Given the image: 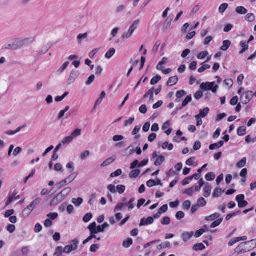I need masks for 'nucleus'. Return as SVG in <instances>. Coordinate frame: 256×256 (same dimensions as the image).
<instances>
[{"instance_id": "nucleus-1", "label": "nucleus", "mask_w": 256, "mask_h": 256, "mask_svg": "<svg viewBox=\"0 0 256 256\" xmlns=\"http://www.w3.org/2000/svg\"><path fill=\"white\" fill-rule=\"evenodd\" d=\"M256 247V240H252L249 242H242L235 249V252L238 254H244L249 252Z\"/></svg>"}, {"instance_id": "nucleus-2", "label": "nucleus", "mask_w": 256, "mask_h": 256, "mask_svg": "<svg viewBox=\"0 0 256 256\" xmlns=\"http://www.w3.org/2000/svg\"><path fill=\"white\" fill-rule=\"evenodd\" d=\"M214 82H203L200 85V88L204 91L210 90L212 92L216 93L218 86V85L214 86Z\"/></svg>"}, {"instance_id": "nucleus-3", "label": "nucleus", "mask_w": 256, "mask_h": 256, "mask_svg": "<svg viewBox=\"0 0 256 256\" xmlns=\"http://www.w3.org/2000/svg\"><path fill=\"white\" fill-rule=\"evenodd\" d=\"M28 38L20 39L17 38L14 40L12 44H9L8 46L12 50H16L22 48L28 41Z\"/></svg>"}, {"instance_id": "nucleus-4", "label": "nucleus", "mask_w": 256, "mask_h": 256, "mask_svg": "<svg viewBox=\"0 0 256 256\" xmlns=\"http://www.w3.org/2000/svg\"><path fill=\"white\" fill-rule=\"evenodd\" d=\"M78 239H74L72 240L70 242V244L68 245L64 248V252L66 254H70L72 250H76L78 248Z\"/></svg>"}, {"instance_id": "nucleus-5", "label": "nucleus", "mask_w": 256, "mask_h": 256, "mask_svg": "<svg viewBox=\"0 0 256 256\" xmlns=\"http://www.w3.org/2000/svg\"><path fill=\"white\" fill-rule=\"evenodd\" d=\"M253 96L254 94L252 91H248L240 96V100L242 103L247 104L250 101Z\"/></svg>"}, {"instance_id": "nucleus-6", "label": "nucleus", "mask_w": 256, "mask_h": 256, "mask_svg": "<svg viewBox=\"0 0 256 256\" xmlns=\"http://www.w3.org/2000/svg\"><path fill=\"white\" fill-rule=\"evenodd\" d=\"M80 72L76 70H72L70 73V76L68 80V84L70 85L73 84L76 80L78 77Z\"/></svg>"}, {"instance_id": "nucleus-7", "label": "nucleus", "mask_w": 256, "mask_h": 256, "mask_svg": "<svg viewBox=\"0 0 256 256\" xmlns=\"http://www.w3.org/2000/svg\"><path fill=\"white\" fill-rule=\"evenodd\" d=\"M244 196L242 194L238 195L236 196V200L238 202V206L240 208H244L248 204V202L244 200Z\"/></svg>"}, {"instance_id": "nucleus-8", "label": "nucleus", "mask_w": 256, "mask_h": 256, "mask_svg": "<svg viewBox=\"0 0 256 256\" xmlns=\"http://www.w3.org/2000/svg\"><path fill=\"white\" fill-rule=\"evenodd\" d=\"M64 199L65 198L63 197V196L58 193L51 201L50 202V206H56L60 202H62Z\"/></svg>"}, {"instance_id": "nucleus-9", "label": "nucleus", "mask_w": 256, "mask_h": 256, "mask_svg": "<svg viewBox=\"0 0 256 256\" xmlns=\"http://www.w3.org/2000/svg\"><path fill=\"white\" fill-rule=\"evenodd\" d=\"M154 222V218L152 216H149L147 218H142L141 219L139 224L140 226H147L153 224Z\"/></svg>"}, {"instance_id": "nucleus-10", "label": "nucleus", "mask_w": 256, "mask_h": 256, "mask_svg": "<svg viewBox=\"0 0 256 256\" xmlns=\"http://www.w3.org/2000/svg\"><path fill=\"white\" fill-rule=\"evenodd\" d=\"M41 198H36L27 207L32 209V210H34L35 208H36L41 202Z\"/></svg>"}, {"instance_id": "nucleus-11", "label": "nucleus", "mask_w": 256, "mask_h": 256, "mask_svg": "<svg viewBox=\"0 0 256 256\" xmlns=\"http://www.w3.org/2000/svg\"><path fill=\"white\" fill-rule=\"evenodd\" d=\"M178 81V78L177 76H174L169 78L167 82L168 86H173L175 85Z\"/></svg>"}, {"instance_id": "nucleus-12", "label": "nucleus", "mask_w": 256, "mask_h": 256, "mask_svg": "<svg viewBox=\"0 0 256 256\" xmlns=\"http://www.w3.org/2000/svg\"><path fill=\"white\" fill-rule=\"evenodd\" d=\"M194 234L193 232H185L182 234V238L184 242H186L193 236Z\"/></svg>"}, {"instance_id": "nucleus-13", "label": "nucleus", "mask_w": 256, "mask_h": 256, "mask_svg": "<svg viewBox=\"0 0 256 256\" xmlns=\"http://www.w3.org/2000/svg\"><path fill=\"white\" fill-rule=\"evenodd\" d=\"M116 158V156H114L112 157L109 158L105 160L101 164V167H105L114 162Z\"/></svg>"}, {"instance_id": "nucleus-14", "label": "nucleus", "mask_w": 256, "mask_h": 256, "mask_svg": "<svg viewBox=\"0 0 256 256\" xmlns=\"http://www.w3.org/2000/svg\"><path fill=\"white\" fill-rule=\"evenodd\" d=\"M77 176H78L77 173H72V174H70L67 178H66L64 180H66V183L68 184L72 182H73L75 180V178H76Z\"/></svg>"}, {"instance_id": "nucleus-15", "label": "nucleus", "mask_w": 256, "mask_h": 256, "mask_svg": "<svg viewBox=\"0 0 256 256\" xmlns=\"http://www.w3.org/2000/svg\"><path fill=\"white\" fill-rule=\"evenodd\" d=\"M240 46L242 48V50L240 52V54H242L245 52L248 48V44L245 40H242L240 42Z\"/></svg>"}, {"instance_id": "nucleus-16", "label": "nucleus", "mask_w": 256, "mask_h": 256, "mask_svg": "<svg viewBox=\"0 0 256 256\" xmlns=\"http://www.w3.org/2000/svg\"><path fill=\"white\" fill-rule=\"evenodd\" d=\"M211 194V186L206 183V185L204 188V196L206 198L208 197Z\"/></svg>"}, {"instance_id": "nucleus-17", "label": "nucleus", "mask_w": 256, "mask_h": 256, "mask_svg": "<svg viewBox=\"0 0 256 256\" xmlns=\"http://www.w3.org/2000/svg\"><path fill=\"white\" fill-rule=\"evenodd\" d=\"M88 37V34L87 32L84 34H81L78 36L77 42L78 44H80L83 40L86 39Z\"/></svg>"}, {"instance_id": "nucleus-18", "label": "nucleus", "mask_w": 256, "mask_h": 256, "mask_svg": "<svg viewBox=\"0 0 256 256\" xmlns=\"http://www.w3.org/2000/svg\"><path fill=\"white\" fill-rule=\"evenodd\" d=\"M72 191V188L70 187H67L62 190L60 192H59L63 197L66 198L67 196Z\"/></svg>"}, {"instance_id": "nucleus-19", "label": "nucleus", "mask_w": 256, "mask_h": 256, "mask_svg": "<svg viewBox=\"0 0 256 256\" xmlns=\"http://www.w3.org/2000/svg\"><path fill=\"white\" fill-rule=\"evenodd\" d=\"M224 190H222V189L220 188H216L212 194V196L214 198H218L220 196L222 192H224Z\"/></svg>"}, {"instance_id": "nucleus-20", "label": "nucleus", "mask_w": 256, "mask_h": 256, "mask_svg": "<svg viewBox=\"0 0 256 256\" xmlns=\"http://www.w3.org/2000/svg\"><path fill=\"white\" fill-rule=\"evenodd\" d=\"M231 42L228 40H226L223 42V45L220 47V49L223 51H226L230 46Z\"/></svg>"}, {"instance_id": "nucleus-21", "label": "nucleus", "mask_w": 256, "mask_h": 256, "mask_svg": "<svg viewBox=\"0 0 256 256\" xmlns=\"http://www.w3.org/2000/svg\"><path fill=\"white\" fill-rule=\"evenodd\" d=\"M106 94L104 92H102L100 94L98 98L96 100L94 106V108H96L97 105L102 103L103 98L106 96Z\"/></svg>"}, {"instance_id": "nucleus-22", "label": "nucleus", "mask_w": 256, "mask_h": 256, "mask_svg": "<svg viewBox=\"0 0 256 256\" xmlns=\"http://www.w3.org/2000/svg\"><path fill=\"white\" fill-rule=\"evenodd\" d=\"M236 12L240 14H245L247 13L248 10L244 6H240L236 8Z\"/></svg>"}, {"instance_id": "nucleus-23", "label": "nucleus", "mask_w": 256, "mask_h": 256, "mask_svg": "<svg viewBox=\"0 0 256 256\" xmlns=\"http://www.w3.org/2000/svg\"><path fill=\"white\" fill-rule=\"evenodd\" d=\"M205 248V246L202 243L196 244L193 246V250L196 251L202 250Z\"/></svg>"}, {"instance_id": "nucleus-24", "label": "nucleus", "mask_w": 256, "mask_h": 256, "mask_svg": "<svg viewBox=\"0 0 256 256\" xmlns=\"http://www.w3.org/2000/svg\"><path fill=\"white\" fill-rule=\"evenodd\" d=\"M220 214L218 213H215L208 216L206 217L205 220L207 221H212L220 217Z\"/></svg>"}, {"instance_id": "nucleus-25", "label": "nucleus", "mask_w": 256, "mask_h": 256, "mask_svg": "<svg viewBox=\"0 0 256 256\" xmlns=\"http://www.w3.org/2000/svg\"><path fill=\"white\" fill-rule=\"evenodd\" d=\"M164 158L163 156L161 155L158 156L154 162V165L156 166H160L164 162Z\"/></svg>"}, {"instance_id": "nucleus-26", "label": "nucleus", "mask_w": 256, "mask_h": 256, "mask_svg": "<svg viewBox=\"0 0 256 256\" xmlns=\"http://www.w3.org/2000/svg\"><path fill=\"white\" fill-rule=\"evenodd\" d=\"M209 110L208 107L205 108L203 110H200V114L198 116H199L200 118H204L208 114Z\"/></svg>"}, {"instance_id": "nucleus-27", "label": "nucleus", "mask_w": 256, "mask_h": 256, "mask_svg": "<svg viewBox=\"0 0 256 256\" xmlns=\"http://www.w3.org/2000/svg\"><path fill=\"white\" fill-rule=\"evenodd\" d=\"M140 173V170H138V169H136V170H133L132 171L130 174H129V176L130 178H136L139 174Z\"/></svg>"}, {"instance_id": "nucleus-28", "label": "nucleus", "mask_w": 256, "mask_h": 256, "mask_svg": "<svg viewBox=\"0 0 256 256\" xmlns=\"http://www.w3.org/2000/svg\"><path fill=\"white\" fill-rule=\"evenodd\" d=\"M246 126H242L238 128L237 130L238 134L239 136H243L246 134Z\"/></svg>"}, {"instance_id": "nucleus-29", "label": "nucleus", "mask_w": 256, "mask_h": 256, "mask_svg": "<svg viewBox=\"0 0 256 256\" xmlns=\"http://www.w3.org/2000/svg\"><path fill=\"white\" fill-rule=\"evenodd\" d=\"M82 134V130L80 128H76L74 132H72L71 136L73 138H76V137L80 136Z\"/></svg>"}, {"instance_id": "nucleus-30", "label": "nucleus", "mask_w": 256, "mask_h": 256, "mask_svg": "<svg viewBox=\"0 0 256 256\" xmlns=\"http://www.w3.org/2000/svg\"><path fill=\"white\" fill-rule=\"evenodd\" d=\"M133 33L134 32L129 28L128 32H125L123 34L122 36V38L124 40L129 38L131 37Z\"/></svg>"}, {"instance_id": "nucleus-31", "label": "nucleus", "mask_w": 256, "mask_h": 256, "mask_svg": "<svg viewBox=\"0 0 256 256\" xmlns=\"http://www.w3.org/2000/svg\"><path fill=\"white\" fill-rule=\"evenodd\" d=\"M115 52L116 50L114 48H111L108 50V51L107 52L105 56L107 58H110L114 55Z\"/></svg>"}, {"instance_id": "nucleus-32", "label": "nucleus", "mask_w": 256, "mask_h": 256, "mask_svg": "<svg viewBox=\"0 0 256 256\" xmlns=\"http://www.w3.org/2000/svg\"><path fill=\"white\" fill-rule=\"evenodd\" d=\"M162 78L160 76L156 75L151 80L150 84L152 85H154L156 84Z\"/></svg>"}, {"instance_id": "nucleus-33", "label": "nucleus", "mask_w": 256, "mask_h": 256, "mask_svg": "<svg viewBox=\"0 0 256 256\" xmlns=\"http://www.w3.org/2000/svg\"><path fill=\"white\" fill-rule=\"evenodd\" d=\"M133 243V240L132 238H128L126 240L124 241L122 245L124 248H129Z\"/></svg>"}, {"instance_id": "nucleus-34", "label": "nucleus", "mask_w": 256, "mask_h": 256, "mask_svg": "<svg viewBox=\"0 0 256 256\" xmlns=\"http://www.w3.org/2000/svg\"><path fill=\"white\" fill-rule=\"evenodd\" d=\"M216 175L212 172H210L206 176V179L208 181H212L215 178Z\"/></svg>"}, {"instance_id": "nucleus-35", "label": "nucleus", "mask_w": 256, "mask_h": 256, "mask_svg": "<svg viewBox=\"0 0 256 256\" xmlns=\"http://www.w3.org/2000/svg\"><path fill=\"white\" fill-rule=\"evenodd\" d=\"M246 158H244L239 162L236 164V166L238 168H242L246 164Z\"/></svg>"}, {"instance_id": "nucleus-36", "label": "nucleus", "mask_w": 256, "mask_h": 256, "mask_svg": "<svg viewBox=\"0 0 256 256\" xmlns=\"http://www.w3.org/2000/svg\"><path fill=\"white\" fill-rule=\"evenodd\" d=\"M170 246V242H166L164 243H162V244L158 246L157 248L158 250H162V249L169 248Z\"/></svg>"}, {"instance_id": "nucleus-37", "label": "nucleus", "mask_w": 256, "mask_h": 256, "mask_svg": "<svg viewBox=\"0 0 256 256\" xmlns=\"http://www.w3.org/2000/svg\"><path fill=\"white\" fill-rule=\"evenodd\" d=\"M246 20L250 22H252L255 20V16L253 14H248L245 16Z\"/></svg>"}, {"instance_id": "nucleus-38", "label": "nucleus", "mask_w": 256, "mask_h": 256, "mask_svg": "<svg viewBox=\"0 0 256 256\" xmlns=\"http://www.w3.org/2000/svg\"><path fill=\"white\" fill-rule=\"evenodd\" d=\"M192 100V98L191 96H186V98H185V100L183 101L182 103V107L181 109L183 108L186 106L189 102H190Z\"/></svg>"}, {"instance_id": "nucleus-39", "label": "nucleus", "mask_w": 256, "mask_h": 256, "mask_svg": "<svg viewBox=\"0 0 256 256\" xmlns=\"http://www.w3.org/2000/svg\"><path fill=\"white\" fill-rule=\"evenodd\" d=\"M161 44V42L160 40H157L156 42L155 43L152 49V52L154 54L158 52V49L159 46H160Z\"/></svg>"}, {"instance_id": "nucleus-40", "label": "nucleus", "mask_w": 256, "mask_h": 256, "mask_svg": "<svg viewBox=\"0 0 256 256\" xmlns=\"http://www.w3.org/2000/svg\"><path fill=\"white\" fill-rule=\"evenodd\" d=\"M83 202V199L81 198H79L77 199L76 198H72V202L76 206H78L80 204H82Z\"/></svg>"}, {"instance_id": "nucleus-41", "label": "nucleus", "mask_w": 256, "mask_h": 256, "mask_svg": "<svg viewBox=\"0 0 256 256\" xmlns=\"http://www.w3.org/2000/svg\"><path fill=\"white\" fill-rule=\"evenodd\" d=\"M109 226V224L106 223L104 222L102 226H98L97 228H98V231L100 232H103L104 230V229L106 228H107Z\"/></svg>"}, {"instance_id": "nucleus-42", "label": "nucleus", "mask_w": 256, "mask_h": 256, "mask_svg": "<svg viewBox=\"0 0 256 256\" xmlns=\"http://www.w3.org/2000/svg\"><path fill=\"white\" fill-rule=\"evenodd\" d=\"M135 201L134 198H132L128 202V210H132L135 206L136 204H133V202Z\"/></svg>"}, {"instance_id": "nucleus-43", "label": "nucleus", "mask_w": 256, "mask_h": 256, "mask_svg": "<svg viewBox=\"0 0 256 256\" xmlns=\"http://www.w3.org/2000/svg\"><path fill=\"white\" fill-rule=\"evenodd\" d=\"M223 219L222 218H219L217 220H216L213 222L211 225L210 228H214L218 226L222 222Z\"/></svg>"}, {"instance_id": "nucleus-44", "label": "nucleus", "mask_w": 256, "mask_h": 256, "mask_svg": "<svg viewBox=\"0 0 256 256\" xmlns=\"http://www.w3.org/2000/svg\"><path fill=\"white\" fill-rule=\"evenodd\" d=\"M154 88H152L150 89L144 95V98L150 96V100H152L154 96Z\"/></svg>"}, {"instance_id": "nucleus-45", "label": "nucleus", "mask_w": 256, "mask_h": 256, "mask_svg": "<svg viewBox=\"0 0 256 256\" xmlns=\"http://www.w3.org/2000/svg\"><path fill=\"white\" fill-rule=\"evenodd\" d=\"M206 202L203 198H200L198 200V204H197L198 206H204L206 205Z\"/></svg>"}, {"instance_id": "nucleus-46", "label": "nucleus", "mask_w": 256, "mask_h": 256, "mask_svg": "<svg viewBox=\"0 0 256 256\" xmlns=\"http://www.w3.org/2000/svg\"><path fill=\"white\" fill-rule=\"evenodd\" d=\"M74 138H72L71 136H68L66 137L62 141V143L63 144H68L71 142L73 140Z\"/></svg>"}, {"instance_id": "nucleus-47", "label": "nucleus", "mask_w": 256, "mask_h": 256, "mask_svg": "<svg viewBox=\"0 0 256 256\" xmlns=\"http://www.w3.org/2000/svg\"><path fill=\"white\" fill-rule=\"evenodd\" d=\"M92 214L91 213L86 214L83 218V220L85 222H88L92 218Z\"/></svg>"}, {"instance_id": "nucleus-48", "label": "nucleus", "mask_w": 256, "mask_h": 256, "mask_svg": "<svg viewBox=\"0 0 256 256\" xmlns=\"http://www.w3.org/2000/svg\"><path fill=\"white\" fill-rule=\"evenodd\" d=\"M228 4H221L219 8V12L220 13H224L228 8Z\"/></svg>"}, {"instance_id": "nucleus-49", "label": "nucleus", "mask_w": 256, "mask_h": 256, "mask_svg": "<svg viewBox=\"0 0 256 256\" xmlns=\"http://www.w3.org/2000/svg\"><path fill=\"white\" fill-rule=\"evenodd\" d=\"M67 184L66 183V180H64L58 182L56 184V187L58 190H60L66 186Z\"/></svg>"}, {"instance_id": "nucleus-50", "label": "nucleus", "mask_w": 256, "mask_h": 256, "mask_svg": "<svg viewBox=\"0 0 256 256\" xmlns=\"http://www.w3.org/2000/svg\"><path fill=\"white\" fill-rule=\"evenodd\" d=\"M32 211V209H30L26 207L23 210L22 214L24 216L27 217L30 214Z\"/></svg>"}, {"instance_id": "nucleus-51", "label": "nucleus", "mask_w": 256, "mask_h": 256, "mask_svg": "<svg viewBox=\"0 0 256 256\" xmlns=\"http://www.w3.org/2000/svg\"><path fill=\"white\" fill-rule=\"evenodd\" d=\"M47 216L49 218L48 219L54 220L58 217V214L56 212H51L48 214Z\"/></svg>"}, {"instance_id": "nucleus-52", "label": "nucleus", "mask_w": 256, "mask_h": 256, "mask_svg": "<svg viewBox=\"0 0 256 256\" xmlns=\"http://www.w3.org/2000/svg\"><path fill=\"white\" fill-rule=\"evenodd\" d=\"M140 23L139 20H136L134 23L131 25V26L130 28V29L132 30L134 32L135 30L137 28L138 26V25Z\"/></svg>"}, {"instance_id": "nucleus-53", "label": "nucleus", "mask_w": 256, "mask_h": 256, "mask_svg": "<svg viewBox=\"0 0 256 256\" xmlns=\"http://www.w3.org/2000/svg\"><path fill=\"white\" fill-rule=\"evenodd\" d=\"M208 55L207 51H204L200 52L197 56L198 59L202 60L205 58Z\"/></svg>"}, {"instance_id": "nucleus-54", "label": "nucleus", "mask_w": 256, "mask_h": 256, "mask_svg": "<svg viewBox=\"0 0 256 256\" xmlns=\"http://www.w3.org/2000/svg\"><path fill=\"white\" fill-rule=\"evenodd\" d=\"M184 213L182 211H178L176 214V218L178 220H180L184 216Z\"/></svg>"}, {"instance_id": "nucleus-55", "label": "nucleus", "mask_w": 256, "mask_h": 256, "mask_svg": "<svg viewBox=\"0 0 256 256\" xmlns=\"http://www.w3.org/2000/svg\"><path fill=\"white\" fill-rule=\"evenodd\" d=\"M68 64H69V62H64L63 64V65L62 66L56 71V72L57 73L59 72L60 74L63 71L67 68V66H68Z\"/></svg>"}, {"instance_id": "nucleus-56", "label": "nucleus", "mask_w": 256, "mask_h": 256, "mask_svg": "<svg viewBox=\"0 0 256 256\" xmlns=\"http://www.w3.org/2000/svg\"><path fill=\"white\" fill-rule=\"evenodd\" d=\"M183 193L184 194H186L188 196H192L194 193V187H191L188 189H186Z\"/></svg>"}, {"instance_id": "nucleus-57", "label": "nucleus", "mask_w": 256, "mask_h": 256, "mask_svg": "<svg viewBox=\"0 0 256 256\" xmlns=\"http://www.w3.org/2000/svg\"><path fill=\"white\" fill-rule=\"evenodd\" d=\"M90 152L88 150H86L81 154L80 158L81 160H85L87 157H88L90 156Z\"/></svg>"}, {"instance_id": "nucleus-58", "label": "nucleus", "mask_w": 256, "mask_h": 256, "mask_svg": "<svg viewBox=\"0 0 256 256\" xmlns=\"http://www.w3.org/2000/svg\"><path fill=\"white\" fill-rule=\"evenodd\" d=\"M210 68V66L209 64H204L202 67L198 68V72L200 73L204 72L205 70L208 69Z\"/></svg>"}, {"instance_id": "nucleus-59", "label": "nucleus", "mask_w": 256, "mask_h": 256, "mask_svg": "<svg viewBox=\"0 0 256 256\" xmlns=\"http://www.w3.org/2000/svg\"><path fill=\"white\" fill-rule=\"evenodd\" d=\"M122 174V170L120 169H118L116 172H112L110 174V177L114 178L116 176H118L121 175Z\"/></svg>"}, {"instance_id": "nucleus-60", "label": "nucleus", "mask_w": 256, "mask_h": 256, "mask_svg": "<svg viewBox=\"0 0 256 256\" xmlns=\"http://www.w3.org/2000/svg\"><path fill=\"white\" fill-rule=\"evenodd\" d=\"M116 188H117L118 192L120 194H122L126 190V187L124 185H118L117 186Z\"/></svg>"}, {"instance_id": "nucleus-61", "label": "nucleus", "mask_w": 256, "mask_h": 256, "mask_svg": "<svg viewBox=\"0 0 256 256\" xmlns=\"http://www.w3.org/2000/svg\"><path fill=\"white\" fill-rule=\"evenodd\" d=\"M64 252V250L62 246H58L56 248V252L54 254V255L58 254L61 256Z\"/></svg>"}, {"instance_id": "nucleus-62", "label": "nucleus", "mask_w": 256, "mask_h": 256, "mask_svg": "<svg viewBox=\"0 0 256 256\" xmlns=\"http://www.w3.org/2000/svg\"><path fill=\"white\" fill-rule=\"evenodd\" d=\"M124 202H120V203H118L116 208H114V212H116L118 210H121L123 206H124Z\"/></svg>"}, {"instance_id": "nucleus-63", "label": "nucleus", "mask_w": 256, "mask_h": 256, "mask_svg": "<svg viewBox=\"0 0 256 256\" xmlns=\"http://www.w3.org/2000/svg\"><path fill=\"white\" fill-rule=\"evenodd\" d=\"M126 9V6L124 5L119 6L116 9V12L117 14L122 12Z\"/></svg>"}, {"instance_id": "nucleus-64", "label": "nucleus", "mask_w": 256, "mask_h": 256, "mask_svg": "<svg viewBox=\"0 0 256 256\" xmlns=\"http://www.w3.org/2000/svg\"><path fill=\"white\" fill-rule=\"evenodd\" d=\"M6 230L8 231L10 233H12L14 232V231L16 230V227L14 224H9L6 226Z\"/></svg>"}]
</instances>
